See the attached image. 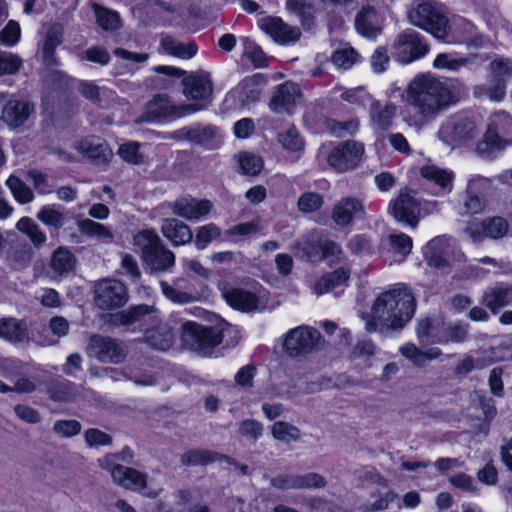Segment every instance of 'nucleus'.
<instances>
[{
    "mask_svg": "<svg viewBox=\"0 0 512 512\" xmlns=\"http://www.w3.org/2000/svg\"><path fill=\"white\" fill-rule=\"evenodd\" d=\"M133 244L141 252L145 269L149 273L169 271L175 263V255L167 249L154 230H141L133 237Z\"/></svg>",
    "mask_w": 512,
    "mask_h": 512,
    "instance_id": "obj_4",
    "label": "nucleus"
},
{
    "mask_svg": "<svg viewBox=\"0 0 512 512\" xmlns=\"http://www.w3.org/2000/svg\"><path fill=\"white\" fill-rule=\"evenodd\" d=\"M154 105L159 116L163 117H181L200 111L205 108L202 104H182L175 105L167 95H158L155 97Z\"/></svg>",
    "mask_w": 512,
    "mask_h": 512,
    "instance_id": "obj_31",
    "label": "nucleus"
},
{
    "mask_svg": "<svg viewBox=\"0 0 512 512\" xmlns=\"http://www.w3.org/2000/svg\"><path fill=\"white\" fill-rule=\"evenodd\" d=\"M278 141L288 151L298 152L304 148V141L295 127L279 132Z\"/></svg>",
    "mask_w": 512,
    "mask_h": 512,
    "instance_id": "obj_54",
    "label": "nucleus"
},
{
    "mask_svg": "<svg viewBox=\"0 0 512 512\" xmlns=\"http://www.w3.org/2000/svg\"><path fill=\"white\" fill-rule=\"evenodd\" d=\"M224 455L208 449H191L184 452L180 457V462L184 466L208 465L221 461Z\"/></svg>",
    "mask_w": 512,
    "mask_h": 512,
    "instance_id": "obj_38",
    "label": "nucleus"
},
{
    "mask_svg": "<svg viewBox=\"0 0 512 512\" xmlns=\"http://www.w3.org/2000/svg\"><path fill=\"white\" fill-rule=\"evenodd\" d=\"M320 332L309 326H298L289 330L285 336L283 348L292 358L305 357L319 349Z\"/></svg>",
    "mask_w": 512,
    "mask_h": 512,
    "instance_id": "obj_9",
    "label": "nucleus"
},
{
    "mask_svg": "<svg viewBox=\"0 0 512 512\" xmlns=\"http://www.w3.org/2000/svg\"><path fill=\"white\" fill-rule=\"evenodd\" d=\"M301 96L299 87L292 82H285L277 87L269 102V108L275 113L291 114Z\"/></svg>",
    "mask_w": 512,
    "mask_h": 512,
    "instance_id": "obj_21",
    "label": "nucleus"
},
{
    "mask_svg": "<svg viewBox=\"0 0 512 512\" xmlns=\"http://www.w3.org/2000/svg\"><path fill=\"white\" fill-rule=\"evenodd\" d=\"M76 257L66 247H58L51 255L49 269L54 279L66 277L76 266Z\"/></svg>",
    "mask_w": 512,
    "mask_h": 512,
    "instance_id": "obj_28",
    "label": "nucleus"
},
{
    "mask_svg": "<svg viewBox=\"0 0 512 512\" xmlns=\"http://www.w3.org/2000/svg\"><path fill=\"white\" fill-rule=\"evenodd\" d=\"M75 148L93 164L98 166L106 165L113 155L107 143L95 137L79 141L76 143Z\"/></svg>",
    "mask_w": 512,
    "mask_h": 512,
    "instance_id": "obj_22",
    "label": "nucleus"
},
{
    "mask_svg": "<svg viewBox=\"0 0 512 512\" xmlns=\"http://www.w3.org/2000/svg\"><path fill=\"white\" fill-rule=\"evenodd\" d=\"M161 46L166 53L182 59H190L197 53V45L194 42H180L171 36L163 37Z\"/></svg>",
    "mask_w": 512,
    "mask_h": 512,
    "instance_id": "obj_42",
    "label": "nucleus"
},
{
    "mask_svg": "<svg viewBox=\"0 0 512 512\" xmlns=\"http://www.w3.org/2000/svg\"><path fill=\"white\" fill-rule=\"evenodd\" d=\"M327 130L335 137L342 138L354 135L359 129V120L351 118L347 121H337L334 119L326 120Z\"/></svg>",
    "mask_w": 512,
    "mask_h": 512,
    "instance_id": "obj_47",
    "label": "nucleus"
},
{
    "mask_svg": "<svg viewBox=\"0 0 512 512\" xmlns=\"http://www.w3.org/2000/svg\"><path fill=\"white\" fill-rule=\"evenodd\" d=\"M420 174L443 191L450 192L452 190L453 173L451 171L433 165H426L420 169Z\"/></svg>",
    "mask_w": 512,
    "mask_h": 512,
    "instance_id": "obj_40",
    "label": "nucleus"
},
{
    "mask_svg": "<svg viewBox=\"0 0 512 512\" xmlns=\"http://www.w3.org/2000/svg\"><path fill=\"white\" fill-rule=\"evenodd\" d=\"M147 478L148 475L146 473L124 466L117 471L113 482L126 490L141 492L147 487Z\"/></svg>",
    "mask_w": 512,
    "mask_h": 512,
    "instance_id": "obj_32",
    "label": "nucleus"
},
{
    "mask_svg": "<svg viewBox=\"0 0 512 512\" xmlns=\"http://www.w3.org/2000/svg\"><path fill=\"white\" fill-rule=\"evenodd\" d=\"M512 142V116L506 111H497L490 117L482 141L476 146L481 156H488L494 150L503 149Z\"/></svg>",
    "mask_w": 512,
    "mask_h": 512,
    "instance_id": "obj_6",
    "label": "nucleus"
},
{
    "mask_svg": "<svg viewBox=\"0 0 512 512\" xmlns=\"http://www.w3.org/2000/svg\"><path fill=\"white\" fill-rule=\"evenodd\" d=\"M355 27L359 34L367 38L377 37L381 28V18L376 9L371 5L361 8L355 17Z\"/></svg>",
    "mask_w": 512,
    "mask_h": 512,
    "instance_id": "obj_25",
    "label": "nucleus"
},
{
    "mask_svg": "<svg viewBox=\"0 0 512 512\" xmlns=\"http://www.w3.org/2000/svg\"><path fill=\"white\" fill-rule=\"evenodd\" d=\"M364 155V144L355 140L340 142L327 157L328 164L337 172H347L358 167Z\"/></svg>",
    "mask_w": 512,
    "mask_h": 512,
    "instance_id": "obj_12",
    "label": "nucleus"
},
{
    "mask_svg": "<svg viewBox=\"0 0 512 512\" xmlns=\"http://www.w3.org/2000/svg\"><path fill=\"white\" fill-rule=\"evenodd\" d=\"M238 164L241 173L248 176L258 175L263 168L262 158L249 152H242L238 155Z\"/></svg>",
    "mask_w": 512,
    "mask_h": 512,
    "instance_id": "obj_50",
    "label": "nucleus"
},
{
    "mask_svg": "<svg viewBox=\"0 0 512 512\" xmlns=\"http://www.w3.org/2000/svg\"><path fill=\"white\" fill-rule=\"evenodd\" d=\"M91 7L95 13L96 22L102 29L114 31L120 27V17L117 12L97 3H92Z\"/></svg>",
    "mask_w": 512,
    "mask_h": 512,
    "instance_id": "obj_43",
    "label": "nucleus"
},
{
    "mask_svg": "<svg viewBox=\"0 0 512 512\" xmlns=\"http://www.w3.org/2000/svg\"><path fill=\"white\" fill-rule=\"evenodd\" d=\"M50 398L57 402H71L77 396V389L75 384L70 381L64 380L55 383L49 389Z\"/></svg>",
    "mask_w": 512,
    "mask_h": 512,
    "instance_id": "obj_49",
    "label": "nucleus"
},
{
    "mask_svg": "<svg viewBox=\"0 0 512 512\" xmlns=\"http://www.w3.org/2000/svg\"><path fill=\"white\" fill-rule=\"evenodd\" d=\"M358 58V53L352 47H345L337 49L331 56L332 63L341 69H349L352 67Z\"/></svg>",
    "mask_w": 512,
    "mask_h": 512,
    "instance_id": "obj_57",
    "label": "nucleus"
},
{
    "mask_svg": "<svg viewBox=\"0 0 512 512\" xmlns=\"http://www.w3.org/2000/svg\"><path fill=\"white\" fill-rule=\"evenodd\" d=\"M35 112L34 103L19 98L8 100L2 108L1 120L11 129L22 127Z\"/></svg>",
    "mask_w": 512,
    "mask_h": 512,
    "instance_id": "obj_15",
    "label": "nucleus"
},
{
    "mask_svg": "<svg viewBox=\"0 0 512 512\" xmlns=\"http://www.w3.org/2000/svg\"><path fill=\"white\" fill-rule=\"evenodd\" d=\"M221 229L214 223L200 226L195 237V246L199 250L205 249L213 240L220 238Z\"/></svg>",
    "mask_w": 512,
    "mask_h": 512,
    "instance_id": "obj_55",
    "label": "nucleus"
},
{
    "mask_svg": "<svg viewBox=\"0 0 512 512\" xmlns=\"http://www.w3.org/2000/svg\"><path fill=\"white\" fill-rule=\"evenodd\" d=\"M396 112L397 106L394 103L382 104L380 101H373L369 107L371 126L381 131L388 130Z\"/></svg>",
    "mask_w": 512,
    "mask_h": 512,
    "instance_id": "obj_29",
    "label": "nucleus"
},
{
    "mask_svg": "<svg viewBox=\"0 0 512 512\" xmlns=\"http://www.w3.org/2000/svg\"><path fill=\"white\" fill-rule=\"evenodd\" d=\"M34 257V251L30 245L20 243L11 246L6 255L7 265L14 271H21L29 267Z\"/></svg>",
    "mask_w": 512,
    "mask_h": 512,
    "instance_id": "obj_34",
    "label": "nucleus"
},
{
    "mask_svg": "<svg viewBox=\"0 0 512 512\" xmlns=\"http://www.w3.org/2000/svg\"><path fill=\"white\" fill-rule=\"evenodd\" d=\"M409 21L428 32L434 37L446 40L450 25L445 12L435 2L430 0H417L408 14Z\"/></svg>",
    "mask_w": 512,
    "mask_h": 512,
    "instance_id": "obj_5",
    "label": "nucleus"
},
{
    "mask_svg": "<svg viewBox=\"0 0 512 512\" xmlns=\"http://www.w3.org/2000/svg\"><path fill=\"white\" fill-rule=\"evenodd\" d=\"M481 304L487 307L493 314L512 304V285L499 283L489 287L482 294Z\"/></svg>",
    "mask_w": 512,
    "mask_h": 512,
    "instance_id": "obj_24",
    "label": "nucleus"
},
{
    "mask_svg": "<svg viewBox=\"0 0 512 512\" xmlns=\"http://www.w3.org/2000/svg\"><path fill=\"white\" fill-rule=\"evenodd\" d=\"M0 338L12 343L19 344L29 341V330L24 320L16 318L0 319Z\"/></svg>",
    "mask_w": 512,
    "mask_h": 512,
    "instance_id": "obj_30",
    "label": "nucleus"
},
{
    "mask_svg": "<svg viewBox=\"0 0 512 512\" xmlns=\"http://www.w3.org/2000/svg\"><path fill=\"white\" fill-rule=\"evenodd\" d=\"M456 101V95L444 82L431 74H419L406 89L401 116L408 126L420 129Z\"/></svg>",
    "mask_w": 512,
    "mask_h": 512,
    "instance_id": "obj_1",
    "label": "nucleus"
},
{
    "mask_svg": "<svg viewBox=\"0 0 512 512\" xmlns=\"http://www.w3.org/2000/svg\"><path fill=\"white\" fill-rule=\"evenodd\" d=\"M399 351L405 358L419 367L424 366L428 361L439 358L442 354L439 348L433 347L423 351L413 343L401 346Z\"/></svg>",
    "mask_w": 512,
    "mask_h": 512,
    "instance_id": "obj_37",
    "label": "nucleus"
},
{
    "mask_svg": "<svg viewBox=\"0 0 512 512\" xmlns=\"http://www.w3.org/2000/svg\"><path fill=\"white\" fill-rule=\"evenodd\" d=\"M272 436L283 443L297 442L301 438L300 429L285 421H276L271 427Z\"/></svg>",
    "mask_w": 512,
    "mask_h": 512,
    "instance_id": "obj_44",
    "label": "nucleus"
},
{
    "mask_svg": "<svg viewBox=\"0 0 512 512\" xmlns=\"http://www.w3.org/2000/svg\"><path fill=\"white\" fill-rule=\"evenodd\" d=\"M183 93L188 99L206 100L213 92V84L207 72H193L182 79Z\"/></svg>",
    "mask_w": 512,
    "mask_h": 512,
    "instance_id": "obj_18",
    "label": "nucleus"
},
{
    "mask_svg": "<svg viewBox=\"0 0 512 512\" xmlns=\"http://www.w3.org/2000/svg\"><path fill=\"white\" fill-rule=\"evenodd\" d=\"M16 228L25 233L33 245L39 248L46 242V235L41 231L40 227L29 217H22L16 224Z\"/></svg>",
    "mask_w": 512,
    "mask_h": 512,
    "instance_id": "obj_46",
    "label": "nucleus"
},
{
    "mask_svg": "<svg viewBox=\"0 0 512 512\" xmlns=\"http://www.w3.org/2000/svg\"><path fill=\"white\" fill-rule=\"evenodd\" d=\"M129 299L127 287L116 279H102L94 288V302L101 310H113L124 306Z\"/></svg>",
    "mask_w": 512,
    "mask_h": 512,
    "instance_id": "obj_11",
    "label": "nucleus"
},
{
    "mask_svg": "<svg viewBox=\"0 0 512 512\" xmlns=\"http://www.w3.org/2000/svg\"><path fill=\"white\" fill-rule=\"evenodd\" d=\"M261 28L275 41L281 44L294 43L301 35L298 28L286 24L279 17H268L263 19Z\"/></svg>",
    "mask_w": 512,
    "mask_h": 512,
    "instance_id": "obj_23",
    "label": "nucleus"
},
{
    "mask_svg": "<svg viewBox=\"0 0 512 512\" xmlns=\"http://www.w3.org/2000/svg\"><path fill=\"white\" fill-rule=\"evenodd\" d=\"M84 439L89 447L110 446L113 438L111 435L97 429L90 428L84 432Z\"/></svg>",
    "mask_w": 512,
    "mask_h": 512,
    "instance_id": "obj_64",
    "label": "nucleus"
},
{
    "mask_svg": "<svg viewBox=\"0 0 512 512\" xmlns=\"http://www.w3.org/2000/svg\"><path fill=\"white\" fill-rule=\"evenodd\" d=\"M479 134L475 119L457 114L449 117L439 130V138L446 144L454 146L467 143Z\"/></svg>",
    "mask_w": 512,
    "mask_h": 512,
    "instance_id": "obj_8",
    "label": "nucleus"
},
{
    "mask_svg": "<svg viewBox=\"0 0 512 512\" xmlns=\"http://www.w3.org/2000/svg\"><path fill=\"white\" fill-rule=\"evenodd\" d=\"M266 83V78L262 74H255L252 77L244 79L235 89L243 104L255 103L260 99L262 86Z\"/></svg>",
    "mask_w": 512,
    "mask_h": 512,
    "instance_id": "obj_33",
    "label": "nucleus"
},
{
    "mask_svg": "<svg viewBox=\"0 0 512 512\" xmlns=\"http://www.w3.org/2000/svg\"><path fill=\"white\" fill-rule=\"evenodd\" d=\"M155 312H157V308L153 305H135L130 307L128 310H124L113 315V324L129 326L141 321L146 315H150Z\"/></svg>",
    "mask_w": 512,
    "mask_h": 512,
    "instance_id": "obj_35",
    "label": "nucleus"
},
{
    "mask_svg": "<svg viewBox=\"0 0 512 512\" xmlns=\"http://www.w3.org/2000/svg\"><path fill=\"white\" fill-rule=\"evenodd\" d=\"M469 60L467 58H455L451 54H439L434 60V67L439 69H447L450 71H459L465 67Z\"/></svg>",
    "mask_w": 512,
    "mask_h": 512,
    "instance_id": "obj_60",
    "label": "nucleus"
},
{
    "mask_svg": "<svg viewBox=\"0 0 512 512\" xmlns=\"http://www.w3.org/2000/svg\"><path fill=\"white\" fill-rule=\"evenodd\" d=\"M429 52L425 38L413 29L399 33L392 44V57L401 64H409Z\"/></svg>",
    "mask_w": 512,
    "mask_h": 512,
    "instance_id": "obj_7",
    "label": "nucleus"
},
{
    "mask_svg": "<svg viewBox=\"0 0 512 512\" xmlns=\"http://www.w3.org/2000/svg\"><path fill=\"white\" fill-rule=\"evenodd\" d=\"M86 353L102 363L118 364L125 360L128 350L123 341L96 334L90 337Z\"/></svg>",
    "mask_w": 512,
    "mask_h": 512,
    "instance_id": "obj_10",
    "label": "nucleus"
},
{
    "mask_svg": "<svg viewBox=\"0 0 512 512\" xmlns=\"http://www.w3.org/2000/svg\"><path fill=\"white\" fill-rule=\"evenodd\" d=\"M491 79L496 82H503L507 85L512 77V61L509 59L498 58L490 64Z\"/></svg>",
    "mask_w": 512,
    "mask_h": 512,
    "instance_id": "obj_52",
    "label": "nucleus"
},
{
    "mask_svg": "<svg viewBox=\"0 0 512 512\" xmlns=\"http://www.w3.org/2000/svg\"><path fill=\"white\" fill-rule=\"evenodd\" d=\"M140 144L138 142H129L120 145L118 149L119 156L126 162L138 165L143 162V155L139 152Z\"/></svg>",
    "mask_w": 512,
    "mask_h": 512,
    "instance_id": "obj_63",
    "label": "nucleus"
},
{
    "mask_svg": "<svg viewBox=\"0 0 512 512\" xmlns=\"http://www.w3.org/2000/svg\"><path fill=\"white\" fill-rule=\"evenodd\" d=\"M161 232L175 246L185 245L193 239L191 228L184 222L167 218L162 221Z\"/></svg>",
    "mask_w": 512,
    "mask_h": 512,
    "instance_id": "obj_27",
    "label": "nucleus"
},
{
    "mask_svg": "<svg viewBox=\"0 0 512 512\" xmlns=\"http://www.w3.org/2000/svg\"><path fill=\"white\" fill-rule=\"evenodd\" d=\"M238 434L256 442L263 434V425L254 419H245L239 423Z\"/></svg>",
    "mask_w": 512,
    "mask_h": 512,
    "instance_id": "obj_61",
    "label": "nucleus"
},
{
    "mask_svg": "<svg viewBox=\"0 0 512 512\" xmlns=\"http://www.w3.org/2000/svg\"><path fill=\"white\" fill-rule=\"evenodd\" d=\"M174 339L175 334L168 325H160L155 329L148 330L145 335V342L160 351L168 350L173 345Z\"/></svg>",
    "mask_w": 512,
    "mask_h": 512,
    "instance_id": "obj_36",
    "label": "nucleus"
},
{
    "mask_svg": "<svg viewBox=\"0 0 512 512\" xmlns=\"http://www.w3.org/2000/svg\"><path fill=\"white\" fill-rule=\"evenodd\" d=\"M223 297L231 307L242 312H253L260 306V300L254 293L241 288L225 290Z\"/></svg>",
    "mask_w": 512,
    "mask_h": 512,
    "instance_id": "obj_26",
    "label": "nucleus"
},
{
    "mask_svg": "<svg viewBox=\"0 0 512 512\" xmlns=\"http://www.w3.org/2000/svg\"><path fill=\"white\" fill-rule=\"evenodd\" d=\"M469 325L462 322H457L449 325L443 335L437 339V343H462L468 337Z\"/></svg>",
    "mask_w": 512,
    "mask_h": 512,
    "instance_id": "obj_51",
    "label": "nucleus"
},
{
    "mask_svg": "<svg viewBox=\"0 0 512 512\" xmlns=\"http://www.w3.org/2000/svg\"><path fill=\"white\" fill-rule=\"evenodd\" d=\"M79 231L89 237L95 238L102 243H111L114 235L109 227L95 222L91 219H82L77 222Z\"/></svg>",
    "mask_w": 512,
    "mask_h": 512,
    "instance_id": "obj_39",
    "label": "nucleus"
},
{
    "mask_svg": "<svg viewBox=\"0 0 512 512\" xmlns=\"http://www.w3.org/2000/svg\"><path fill=\"white\" fill-rule=\"evenodd\" d=\"M506 87L505 83L490 79V83L476 86L474 95L477 98L486 97L491 101L501 102L505 98Z\"/></svg>",
    "mask_w": 512,
    "mask_h": 512,
    "instance_id": "obj_45",
    "label": "nucleus"
},
{
    "mask_svg": "<svg viewBox=\"0 0 512 512\" xmlns=\"http://www.w3.org/2000/svg\"><path fill=\"white\" fill-rule=\"evenodd\" d=\"M453 247L450 239L439 236L427 243L424 256L430 266L438 269L448 267L452 262Z\"/></svg>",
    "mask_w": 512,
    "mask_h": 512,
    "instance_id": "obj_17",
    "label": "nucleus"
},
{
    "mask_svg": "<svg viewBox=\"0 0 512 512\" xmlns=\"http://www.w3.org/2000/svg\"><path fill=\"white\" fill-rule=\"evenodd\" d=\"M437 327L435 321L432 318L426 317L418 320L416 327V334L419 343L422 346L428 345L429 343H437Z\"/></svg>",
    "mask_w": 512,
    "mask_h": 512,
    "instance_id": "obj_48",
    "label": "nucleus"
},
{
    "mask_svg": "<svg viewBox=\"0 0 512 512\" xmlns=\"http://www.w3.org/2000/svg\"><path fill=\"white\" fill-rule=\"evenodd\" d=\"M6 184L19 203L26 204L33 200L32 190L20 178L12 175L7 179Z\"/></svg>",
    "mask_w": 512,
    "mask_h": 512,
    "instance_id": "obj_53",
    "label": "nucleus"
},
{
    "mask_svg": "<svg viewBox=\"0 0 512 512\" xmlns=\"http://www.w3.org/2000/svg\"><path fill=\"white\" fill-rule=\"evenodd\" d=\"M160 286L162 293L166 296V298H168L174 303L189 304L196 300V297L193 296L192 294L180 291L176 287L170 285L165 281H162Z\"/></svg>",
    "mask_w": 512,
    "mask_h": 512,
    "instance_id": "obj_59",
    "label": "nucleus"
},
{
    "mask_svg": "<svg viewBox=\"0 0 512 512\" xmlns=\"http://www.w3.org/2000/svg\"><path fill=\"white\" fill-rule=\"evenodd\" d=\"M487 237L493 240L503 238L509 230L508 222L502 217H490L483 220Z\"/></svg>",
    "mask_w": 512,
    "mask_h": 512,
    "instance_id": "obj_56",
    "label": "nucleus"
},
{
    "mask_svg": "<svg viewBox=\"0 0 512 512\" xmlns=\"http://www.w3.org/2000/svg\"><path fill=\"white\" fill-rule=\"evenodd\" d=\"M213 208L211 201L207 199L183 197L176 200L172 205L173 214L186 220L193 221L208 215Z\"/></svg>",
    "mask_w": 512,
    "mask_h": 512,
    "instance_id": "obj_20",
    "label": "nucleus"
},
{
    "mask_svg": "<svg viewBox=\"0 0 512 512\" xmlns=\"http://www.w3.org/2000/svg\"><path fill=\"white\" fill-rule=\"evenodd\" d=\"M37 218L45 225L60 228L64 224L65 216L60 211L50 206L43 207L37 214Z\"/></svg>",
    "mask_w": 512,
    "mask_h": 512,
    "instance_id": "obj_62",
    "label": "nucleus"
},
{
    "mask_svg": "<svg viewBox=\"0 0 512 512\" xmlns=\"http://www.w3.org/2000/svg\"><path fill=\"white\" fill-rule=\"evenodd\" d=\"M264 478L269 479L270 485L278 490H298V474H278L274 477H269L264 474Z\"/></svg>",
    "mask_w": 512,
    "mask_h": 512,
    "instance_id": "obj_58",
    "label": "nucleus"
},
{
    "mask_svg": "<svg viewBox=\"0 0 512 512\" xmlns=\"http://www.w3.org/2000/svg\"><path fill=\"white\" fill-rule=\"evenodd\" d=\"M492 186L490 178L479 175L471 178L465 191L460 214L474 215L481 213L486 206V198L491 192Z\"/></svg>",
    "mask_w": 512,
    "mask_h": 512,
    "instance_id": "obj_14",
    "label": "nucleus"
},
{
    "mask_svg": "<svg viewBox=\"0 0 512 512\" xmlns=\"http://www.w3.org/2000/svg\"><path fill=\"white\" fill-rule=\"evenodd\" d=\"M389 213L398 222L416 228L420 220L421 204L415 197V192L402 189L399 195L391 200Z\"/></svg>",
    "mask_w": 512,
    "mask_h": 512,
    "instance_id": "obj_13",
    "label": "nucleus"
},
{
    "mask_svg": "<svg viewBox=\"0 0 512 512\" xmlns=\"http://www.w3.org/2000/svg\"><path fill=\"white\" fill-rule=\"evenodd\" d=\"M349 278V271L340 268L331 273L323 275L314 284L313 290L315 294L322 295L330 292L334 288L343 285Z\"/></svg>",
    "mask_w": 512,
    "mask_h": 512,
    "instance_id": "obj_41",
    "label": "nucleus"
},
{
    "mask_svg": "<svg viewBox=\"0 0 512 512\" xmlns=\"http://www.w3.org/2000/svg\"><path fill=\"white\" fill-rule=\"evenodd\" d=\"M217 135V129L211 125H192L180 128L170 134L176 141H189L194 145L210 146Z\"/></svg>",
    "mask_w": 512,
    "mask_h": 512,
    "instance_id": "obj_19",
    "label": "nucleus"
},
{
    "mask_svg": "<svg viewBox=\"0 0 512 512\" xmlns=\"http://www.w3.org/2000/svg\"><path fill=\"white\" fill-rule=\"evenodd\" d=\"M181 331L182 343L190 350L206 356L222 343L226 335L235 333L236 329L227 322L214 327L203 326L195 322H185Z\"/></svg>",
    "mask_w": 512,
    "mask_h": 512,
    "instance_id": "obj_3",
    "label": "nucleus"
},
{
    "mask_svg": "<svg viewBox=\"0 0 512 512\" xmlns=\"http://www.w3.org/2000/svg\"><path fill=\"white\" fill-rule=\"evenodd\" d=\"M365 206L362 200L355 197H344L335 203L331 218L336 225L344 227L350 225L355 219L363 218Z\"/></svg>",
    "mask_w": 512,
    "mask_h": 512,
    "instance_id": "obj_16",
    "label": "nucleus"
},
{
    "mask_svg": "<svg viewBox=\"0 0 512 512\" xmlns=\"http://www.w3.org/2000/svg\"><path fill=\"white\" fill-rule=\"evenodd\" d=\"M417 302L414 294L404 284H396L374 300L372 315H364L365 329L369 333L401 331L413 318Z\"/></svg>",
    "mask_w": 512,
    "mask_h": 512,
    "instance_id": "obj_2",
    "label": "nucleus"
}]
</instances>
